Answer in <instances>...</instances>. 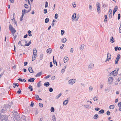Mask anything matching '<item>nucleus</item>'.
Here are the masks:
<instances>
[{"mask_svg": "<svg viewBox=\"0 0 121 121\" xmlns=\"http://www.w3.org/2000/svg\"><path fill=\"white\" fill-rule=\"evenodd\" d=\"M11 108L10 105H5L3 107V108L0 111L1 113H5L7 112L8 109H9Z\"/></svg>", "mask_w": 121, "mask_h": 121, "instance_id": "f257e3e1", "label": "nucleus"}, {"mask_svg": "<svg viewBox=\"0 0 121 121\" xmlns=\"http://www.w3.org/2000/svg\"><path fill=\"white\" fill-rule=\"evenodd\" d=\"M79 14H78L76 16V14L75 13H74L72 17V19L73 21H77L79 17Z\"/></svg>", "mask_w": 121, "mask_h": 121, "instance_id": "f03ea898", "label": "nucleus"}, {"mask_svg": "<svg viewBox=\"0 0 121 121\" xmlns=\"http://www.w3.org/2000/svg\"><path fill=\"white\" fill-rule=\"evenodd\" d=\"M97 8V11L99 13L100 12V4L98 2H97L96 3Z\"/></svg>", "mask_w": 121, "mask_h": 121, "instance_id": "7ed1b4c3", "label": "nucleus"}, {"mask_svg": "<svg viewBox=\"0 0 121 121\" xmlns=\"http://www.w3.org/2000/svg\"><path fill=\"white\" fill-rule=\"evenodd\" d=\"M76 80L74 79H71L69 80L68 82V83L70 85H73L75 82Z\"/></svg>", "mask_w": 121, "mask_h": 121, "instance_id": "20e7f679", "label": "nucleus"}, {"mask_svg": "<svg viewBox=\"0 0 121 121\" xmlns=\"http://www.w3.org/2000/svg\"><path fill=\"white\" fill-rule=\"evenodd\" d=\"M121 57V56L120 54H118L115 60V64H118L119 60Z\"/></svg>", "mask_w": 121, "mask_h": 121, "instance_id": "39448f33", "label": "nucleus"}, {"mask_svg": "<svg viewBox=\"0 0 121 121\" xmlns=\"http://www.w3.org/2000/svg\"><path fill=\"white\" fill-rule=\"evenodd\" d=\"M107 57L105 62H106L110 60L111 58V55L110 53H108L107 54Z\"/></svg>", "mask_w": 121, "mask_h": 121, "instance_id": "423d86ee", "label": "nucleus"}, {"mask_svg": "<svg viewBox=\"0 0 121 121\" xmlns=\"http://www.w3.org/2000/svg\"><path fill=\"white\" fill-rule=\"evenodd\" d=\"M8 116L6 115H4L1 116L0 117V119L2 120H6L7 119Z\"/></svg>", "mask_w": 121, "mask_h": 121, "instance_id": "0eeeda50", "label": "nucleus"}, {"mask_svg": "<svg viewBox=\"0 0 121 121\" xmlns=\"http://www.w3.org/2000/svg\"><path fill=\"white\" fill-rule=\"evenodd\" d=\"M109 17L110 18H111L112 17V11L111 9H109L108 12Z\"/></svg>", "mask_w": 121, "mask_h": 121, "instance_id": "6e6552de", "label": "nucleus"}, {"mask_svg": "<svg viewBox=\"0 0 121 121\" xmlns=\"http://www.w3.org/2000/svg\"><path fill=\"white\" fill-rule=\"evenodd\" d=\"M113 78L112 77H109L108 79V82L109 84L111 83L113 81Z\"/></svg>", "mask_w": 121, "mask_h": 121, "instance_id": "1a4fd4ad", "label": "nucleus"}, {"mask_svg": "<svg viewBox=\"0 0 121 121\" xmlns=\"http://www.w3.org/2000/svg\"><path fill=\"white\" fill-rule=\"evenodd\" d=\"M94 66V64L93 63L90 64L88 67L89 69H91Z\"/></svg>", "mask_w": 121, "mask_h": 121, "instance_id": "9d476101", "label": "nucleus"}, {"mask_svg": "<svg viewBox=\"0 0 121 121\" xmlns=\"http://www.w3.org/2000/svg\"><path fill=\"white\" fill-rule=\"evenodd\" d=\"M37 54V50L35 48L34 49L33 51V54L34 55L36 56Z\"/></svg>", "mask_w": 121, "mask_h": 121, "instance_id": "9b49d317", "label": "nucleus"}, {"mask_svg": "<svg viewBox=\"0 0 121 121\" xmlns=\"http://www.w3.org/2000/svg\"><path fill=\"white\" fill-rule=\"evenodd\" d=\"M35 80V78H30V79H29L28 80V82H33Z\"/></svg>", "mask_w": 121, "mask_h": 121, "instance_id": "f8f14e48", "label": "nucleus"}, {"mask_svg": "<svg viewBox=\"0 0 121 121\" xmlns=\"http://www.w3.org/2000/svg\"><path fill=\"white\" fill-rule=\"evenodd\" d=\"M12 33V35L13 36H14V34L16 32V30L14 28L13 29L11 30H10Z\"/></svg>", "mask_w": 121, "mask_h": 121, "instance_id": "ddd939ff", "label": "nucleus"}, {"mask_svg": "<svg viewBox=\"0 0 121 121\" xmlns=\"http://www.w3.org/2000/svg\"><path fill=\"white\" fill-rule=\"evenodd\" d=\"M29 71L31 73H34V72L33 71L31 67H30L28 69Z\"/></svg>", "mask_w": 121, "mask_h": 121, "instance_id": "4468645a", "label": "nucleus"}, {"mask_svg": "<svg viewBox=\"0 0 121 121\" xmlns=\"http://www.w3.org/2000/svg\"><path fill=\"white\" fill-rule=\"evenodd\" d=\"M52 50L51 48H49L47 50V52L49 54H50L52 52Z\"/></svg>", "mask_w": 121, "mask_h": 121, "instance_id": "2eb2a0df", "label": "nucleus"}, {"mask_svg": "<svg viewBox=\"0 0 121 121\" xmlns=\"http://www.w3.org/2000/svg\"><path fill=\"white\" fill-rule=\"evenodd\" d=\"M110 42L112 43H113L115 42V40L113 39V36L111 37L110 39Z\"/></svg>", "mask_w": 121, "mask_h": 121, "instance_id": "dca6fc26", "label": "nucleus"}, {"mask_svg": "<svg viewBox=\"0 0 121 121\" xmlns=\"http://www.w3.org/2000/svg\"><path fill=\"white\" fill-rule=\"evenodd\" d=\"M117 72V71L114 70L110 73V75H113L115 74Z\"/></svg>", "mask_w": 121, "mask_h": 121, "instance_id": "f3484780", "label": "nucleus"}, {"mask_svg": "<svg viewBox=\"0 0 121 121\" xmlns=\"http://www.w3.org/2000/svg\"><path fill=\"white\" fill-rule=\"evenodd\" d=\"M31 10V8H30L28 10H27L26 9H24L23 10H22V11H23V13L24 12L25 13H27L29 12H30Z\"/></svg>", "mask_w": 121, "mask_h": 121, "instance_id": "a211bd4d", "label": "nucleus"}, {"mask_svg": "<svg viewBox=\"0 0 121 121\" xmlns=\"http://www.w3.org/2000/svg\"><path fill=\"white\" fill-rule=\"evenodd\" d=\"M42 72H39L36 74L35 76L36 77H39L42 74Z\"/></svg>", "mask_w": 121, "mask_h": 121, "instance_id": "6ab92c4d", "label": "nucleus"}, {"mask_svg": "<svg viewBox=\"0 0 121 121\" xmlns=\"http://www.w3.org/2000/svg\"><path fill=\"white\" fill-rule=\"evenodd\" d=\"M67 39L66 38H64L61 39V41L63 43H65Z\"/></svg>", "mask_w": 121, "mask_h": 121, "instance_id": "aec40b11", "label": "nucleus"}, {"mask_svg": "<svg viewBox=\"0 0 121 121\" xmlns=\"http://www.w3.org/2000/svg\"><path fill=\"white\" fill-rule=\"evenodd\" d=\"M50 85V84L49 82H47L44 84V86L46 87H48Z\"/></svg>", "mask_w": 121, "mask_h": 121, "instance_id": "412c9836", "label": "nucleus"}, {"mask_svg": "<svg viewBox=\"0 0 121 121\" xmlns=\"http://www.w3.org/2000/svg\"><path fill=\"white\" fill-rule=\"evenodd\" d=\"M18 80L19 81L21 82H26V80L24 79H22L21 78H19L18 79Z\"/></svg>", "mask_w": 121, "mask_h": 121, "instance_id": "4be33fe9", "label": "nucleus"}, {"mask_svg": "<svg viewBox=\"0 0 121 121\" xmlns=\"http://www.w3.org/2000/svg\"><path fill=\"white\" fill-rule=\"evenodd\" d=\"M84 45V44H82L81 46H80V49L81 51H82L83 49Z\"/></svg>", "mask_w": 121, "mask_h": 121, "instance_id": "5701e85b", "label": "nucleus"}, {"mask_svg": "<svg viewBox=\"0 0 121 121\" xmlns=\"http://www.w3.org/2000/svg\"><path fill=\"white\" fill-rule=\"evenodd\" d=\"M68 101L67 100H65L63 102V104L66 105L68 103Z\"/></svg>", "mask_w": 121, "mask_h": 121, "instance_id": "b1692460", "label": "nucleus"}, {"mask_svg": "<svg viewBox=\"0 0 121 121\" xmlns=\"http://www.w3.org/2000/svg\"><path fill=\"white\" fill-rule=\"evenodd\" d=\"M13 87L14 88H15L16 86H19V85L17 83H13Z\"/></svg>", "mask_w": 121, "mask_h": 121, "instance_id": "393cba45", "label": "nucleus"}, {"mask_svg": "<svg viewBox=\"0 0 121 121\" xmlns=\"http://www.w3.org/2000/svg\"><path fill=\"white\" fill-rule=\"evenodd\" d=\"M104 17L105 18L104 19V22H107V15H105Z\"/></svg>", "mask_w": 121, "mask_h": 121, "instance_id": "a878e982", "label": "nucleus"}, {"mask_svg": "<svg viewBox=\"0 0 121 121\" xmlns=\"http://www.w3.org/2000/svg\"><path fill=\"white\" fill-rule=\"evenodd\" d=\"M84 106L87 108H91V107L90 106L88 105H84Z\"/></svg>", "mask_w": 121, "mask_h": 121, "instance_id": "bb28decb", "label": "nucleus"}, {"mask_svg": "<svg viewBox=\"0 0 121 121\" xmlns=\"http://www.w3.org/2000/svg\"><path fill=\"white\" fill-rule=\"evenodd\" d=\"M9 30H10L12 29H13L14 28L10 24L9 26Z\"/></svg>", "mask_w": 121, "mask_h": 121, "instance_id": "cd10ccee", "label": "nucleus"}, {"mask_svg": "<svg viewBox=\"0 0 121 121\" xmlns=\"http://www.w3.org/2000/svg\"><path fill=\"white\" fill-rule=\"evenodd\" d=\"M41 81H40L37 83V86L38 87H39L41 86Z\"/></svg>", "mask_w": 121, "mask_h": 121, "instance_id": "c85d7f7f", "label": "nucleus"}, {"mask_svg": "<svg viewBox=\"0 0 121 121\" xmlns=\"http://www.w3.org/2000/svg\"><path fill=\"white\" fill-rule=\"evenodd\" d=\"M115 107V106L114 105H111L109 107V108L110 109H113Z\"/></svg>", "mask_w": 121, "mask_h": 121, "instance_id": "c756f323", "label": "nucleus"}, {"mask_svg": "<svg viewBox=\"0 0 121 121\" xmlns=\"http://www.w3.org/2000/svg\"><path fill=\"white\" fill-rule=\"evenodd\" d=\"M104 112V111L103 109H101L99 112V114H103Z\"/></svg>", "mask_w": 121, "mask_h": 121, "instance_id": "7c9ffc66", "label": "nucleus"}, {"mask_svg": "<svg viewBox=\"0 0 121 121\" xmlns=\"http://www.w3.org/2000/svg\"><path fill=\"white\" fill-rule=\"evenodd\" d=\"M99 117V116L98 114H96L93 117L94 119H97Z\"/></svg>", "mask_w": 121, "mask_h": 121, "instance_id": "2f4dec72", "label": "nucleus"}, {"mask_svg": "<svg viewBox=\"0 0 121 121\" xmlns=\"http://www.w3.org/2000/svg\"><path fill=\"white\" fill-rule=\"evenodd\" d=\"M33 87L31 85H30L28 87V88L31 91H32L33 90V89L32 88Z\"/></svg>", "mask_w": 121, "mask_h": 121, "instance_id": "473e14b6", "label": "nucleus"}, {"mask_svg": "<svg viewBox=\"0 0 121 121\" xmlns=\"http://www.w3.org/2000/svg\"><path fill=\"white\" fill-rule=\"evenodd\" d=\"M98 97L97 96H95L94 97L93 100L94 101H97L98 100Z\"/></svg>", "mask_w": 121, "mask_h": 121, "instance_id": "72a5a7b5", "label": "nucleus"}, {"mask_svg": "<svg viewBox=\"0 0 121 121\" xmlns=\"http://www.w3.org/2000/svg\"><path fill=\"white\" fill-rule=\"evenodd\" d=\"M117 9H118L117 6H116L114 8V10H113V11H114L116 12L117 10Z\"/></svg>", "mask_w": 121, "mask_h": 121, "instance_id": "f704fd0d", "label": "nucleus"}, {"mask_svg": "<svg viewBox=\"0 0 121 121\" xmlns=\"http://www.w3.org/2000/svg\"><path fill=\"white\" fill-rule=\"evenodd\" d=\"M61 95H62L61 93H60L56 97V99H58L61 96Z\"/></svg>", "mask_w": 121, "mask_h": 121, "instance_id": "c9c22d12", "label": "nucleus"}, {"mask_svg": "<svg viewBox=\"0 0 121 121\" xmlns=\"http://www.w3.org/2000/svg\"><path fill=\"white\" fill-rule=\"evenodd\" d=\"M31 32V31L30 30H29L28 31V35L29 36H32V34L30 33Z\"/></svg>", "mask_w": 121, "mask_h": 121, "instance_id": "e433bc0d", "label": "nucleus"}, {"mask_svg": "<svg viewBox=\"0 0 121 121\" xmlns=\"http://www.w3.org/2000/svg\"><path fill=\"white\" fill-rule=\"evenodd\" d=\"M52 120L53 121H56V117L54 115H53L52 116Z\"/></svg>", "mask_w": 121, "mask_h": 121, "instance_id": "4c0bfd02", "label": "nucleus"}, {"mask_svg": "<svg viewBox=\"0 0 121 121\" xmlns=\"http://www.w3.org/2000/svg\"><path fill=\"white\" fill-rule=\"evenodd\" d=\"M31 43V41H30L28 43L26 44H25V46H29L30 44Z\"/></svg>", "mask_w": 121, "mask_h": 121, "instance_id": "58836bf2", "label": "nucleus"}, {"mask_svg": "<svg viewBox=\"0 0 121 121\" xmlns=\"http://www.w3.org/2000/svg\"><path fill=\"white\" fill-rule=\"evenodd\" d=\"M43 58V55L42 54H40V56L39 59L40 60H42Z\"/></svg>", "mask_w": 121, "mask_h": 121, "instance_id": "ea45409f", "label": "nucleus"}, {"mask_svg": "<svg viewBox=\"0 0 121 121\" xmlns=\"http://www.w3.org/2000/svg\"><path fill=\"white\" fill-rule=\"evenodd\" d=\"M49 21V19L48 18H46L45 20V22L46 23H47Z\"/></svg>", "mask_w": 121, "mask_h": 121, "instance_id": "a19ab883", "label": "nucleus"}, {"mask_svg": "<svg viewBox=\"0 0 121 121\" xmlns=\"http://www.w3.org/2000/svg\"><path fill=\"white\" fill-rule=\"evenodd\" d=\"M50 110L51 112H53L54 111V109L53 107H52L51 108Z\"/></svg>", "mask_w": 121, "mask_h": 121, "instance_id": "79ce46f5", "label": "nucleus"}, {"mask_svg": "<svg viewBox=\"0 0 121 121\" xmlns=\"http://www.w3.org/2000/svg\"><path fill=\"white\" fill-rule=\"evenodd\" d=\"M21 90L20 89H19L18 91H17V93H18L19 94H21Z\"/></svg>", "mask_w": 121, "mask_h": 121, "instance_id": "37998d69", "label": "nucleus"}, {"mask_svg": "<svg viewBox=\"0 0 121 121\" xmlns=\"http://www.w3.org/2000/svg\"><path fill=\"white\" fill-rule=\"evenodd\" d=\"M36 57V56L34 55L32 56V61H34Z\"/></svg>", "mask_w": 121, "mask_h": 121, "instance_id": "c03bdc74", "label": "nucleus"}, {"mask_svg": "<svg viewBox=\"0 0 121 121\" xmlns=\"http://www.w3.org/2000/svg\"><path fill=\"white\" fill-rule=\"evenodd\" d=\"M119 32L120 33H121V23H120V25L119 28Z\"/></svg>", "mask_w": 121, "mask_h": 121, "instance_id": "a18cd8bd", "label": "nucleus"}, {"mask_svg": "<svg viewBox=\"0 0 121 121\" xmlns=\"http://www.w3.org/2000/svg\"><path fill=\"white\" fill-rule=\"evenodd\" d=\"M14 117H16V118H19L20 117V116H19V115L17 114L15 115Z\"/></svg>", "mask_w": 121, "mask_h": 121, "instance_id": "49530a36", "label": "nucleus"}, {"mask_svg": "<svg viewBox=\"0 0 121 121\" xmlns=\"http://www.w3.org/2000/svg\"><path fill=\"white\" fill-rule=\"evenodd\" d=\"M76 4L75 3H73L72 4V5H73V8H74L76 7Z\"/></svg>", "mask_w": 121, "mask_h": 121, "instance_id": "de8ad7c7", "label": "nucleus"}, {"mask_svg": "<svg viewBox=\"0 0 121 121\" xmlns=\"http://www.w3.org/2000/svg\"><path fill=\"white\" fill-rule=\"evenodd\" d=\"M51 75H48L47 76L45 77V78L46 79H48V78L50 77H51Z\"/></svg>", "mask_w": 121, "mask_h": 121, "instance_id": "09e8293b", "label": "nucleus"}, {"mask_svg": "<svg viewBox=\"0 0 121 121\" xmlns=\"http://www.w3.org/2000/svg\"><path fill=\"white\" fill-rule=\"evenodd\" d=\"M39 105L41 108H42L43 107V104L41 103H39Z\"/></svg>", "mask_w": 121, "mask_h": 121, "instance_id": "8fccbe9b", "label": "nucleus"}, {"mask_svg": "<svg viewBox=\"0 0 121 121\" xmlns=\"http://www.w3.org/2000/svg\"><path fill=\"white\" fill-rule=\"evenodd\" d=\"M48 2L46 1L45 2V8H46L48 7Z\"/></svg>", "mask_w": 121, "mask_h": 121, "instance_id": "3c124183", "label": "nucleus"}, {"mask_svg": "<svg viewBox=\"0 0 121 121\" xmlns=\"http://www.w3.org/2000/svg\"><path fill=\"white\" fill-rule=\"evenodd\" d=\"M24 6L25 7L26 9L28 8V5L27 4H25L24 5Z\"/></svg>", "mask_w": 121, "mask_h": 121, "instance_id": "603ef678", "label": "nucleus"}, {"mask_svg": "<svg viewBox=\"0 0 121 121\" xmlns=\"http://www.w3.org/2000/svg\"><path fill=\"white\" fill-rule=\"evenodd\" d=\"M55 78V76H52L51 78V80H54Z\"/></svg>", "mask_w": 121, "mask_h": 121, "instance_id": "864d4df0", "label": "nucleus"}, {"mask_svg": "<svg viewBox=\"0 0 121 121\" xmlns=\"http://www.w3.org/2000/svg\"><path fill=\"white\" fill-rule=\"evenodd\" d=\"M35 97L38 100V99H39V96L38 95H35Z\"/></svg>", "mask_w": 121, "mask_h": 121, "instance_id": "5fc2aeb1", "label": "nucleus"}, {"mask_svg": "<svg viewBox=\"0 0 121 121\" xmlns=\"http://www.w3.org/2000/svg\"><path fill=\"white\" fill-rule=\"evenodd\" d=\"M120 17H121L120 14V13H119L118 14V20H119L120 18Z\"/></svg>", "mask_w": 121, "mask_h": 121, "instance_id": "6e6d98bb", "label": "nucleus"}, {"mask_svg": "<svg viewBox=\"0 0 121 121\" xmlns=\"http://www.w3.org/2000/svg\"><path fill=\"white\" fill-rule=\"evenodd\" d=\"M49 91L50 92H51L53 91V89L52 88H49Z\"/></svg>", "mask_w": 121, "mask_h": 121, "instance_id": "4d7b16f0", "label": "nucleus"}, {"mask_svg": "<svg viewBox=\"0 0 121 121\" xmlns=\"http://www.w3.org/2000/svg\"><path fill=\"white\" fill-rule=\"evenodd\" d=\"M50 68H52L53 66L52 62H50Z\"/></svg>", "mask_w": 121, "mask_h": 121, "instance_id": "13d9d810", "label": "nucleus"}, {"mask_svg": "<svg viewBox=\"0 0 121 121\" xmlns=\"http://www.w3.org/2000/svg\"><path fill=\"white\" fill-rule=\"evenodd\" d=\"M118 106L119 108H121V102L118 103Z\"/></svg>", "mask_w": 121, "mask_h": 121, "instance_id": "bf43d9fd", "label": "nucleus"}, {"mask_svg": "<svg viewBox=\"0 0 121 121\" xmlns=\"http://www.w3.org/2000/svg\"><path fill=\"white\" fill-rule=\"evenodd\" d=\"M93 88L92 86H90L89 87V90L90 91H91L92 90Z\"/></svg>", "mask_w": 121, "mask_h": 121, "instance_id": "052dcab7", "label": "nucleus"}, {"mask_svg": "<svg viewBox=\"0 0 121 121\" xmlns=\"http://www.w3.org/2000/svg\"><path fill=\"white\" fill-rule=\"evenodd\" d=\"M61 35H63L65 32V31H64V30H61Z\"/></svg>", "mask_w": 121, "mask_h": 121, "instance_id": "680f3d73", "label": "nucleus"}, {"mask_svg": "<svg viewBox=\"0 0 121 121\" xmlns=\"http://www.w3.org/2000/svg\"><path fill=\"white\" fill-rule=\"evenodd\" d=\"M57 16H58L57 14L56 13L55 14V19H57Z\"/></svg>", "mask_w": 121, "mask_h": 121, "instance_id": "e2e57ef3", "label": "nucleus"}, {"mask_svg": "<svg viewBox=\"0 0 121 121\" xmlns=\"http://www.w3.org/2000/svg\"><path fill=\"white\" fill-rule=\"evenodd\" d=\"M107 114L108 115H109L110 114V112L109 111H107Z\"/></svg>", "mask_w": 121, "mask_h": 121, "instance_id": "0e129e2a", "label": "nucleus"}, {"mask_svg": "<svg viewBox=\"0 0 121 121\" xmlns=\"http://www.w3.org/2000/svg\"><path fill=\"white\" fill-rule=\"evenodd\" d=\"M30 105V106L32 107L34 105V104L33 102H31V103Z\"/></svg>", "mask_w": 121, "mask_h": 121, "instance_id": "69168bd1", "label": "nucleus"}, {"mask_svg": "<svg viewBox=\"0 0 121 121\" xmlns=\"http://www.w3.org/2000/svg\"><path fill=\"white\" fill-rule=\"evenodd\" d=\"M100 108H95V110L97 111H98L99 110Z\"/></svg>", "mask_w": 121, "mask_h": 121, "instance_id": "338daca9", "label": "nucleus"}, {"mask_svg": "<svg viewBox=\"0 0 121 121\" xmlns=\"http://www.w3.org/2000/svg\"><path fill=\"white\" fill-rule=\"evenodd\" d=\"M44 14H46L47 13V9H44Z\"/></svg>", "mask_w": 121, "mask_h": 121, "instance_id": "774afa93", "label": "nucleus"}]
</instances>
